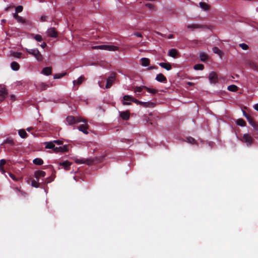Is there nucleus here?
I'll use <instances>...</instances> for the list:
<instances>
[{
  "label": "nucleus",
  "instance_id": "obj_1",
  "mask_svg": "<svg viewBox=\"0 0 258 258\" xmlns=\"http://www.w3.org/2000/svg\"><path fill=\"white\" fill-rule=\"evenodd\" d=\"M24 49L30 54L33 55L35 57L36 59L38 61H41L43 59V56L40 53L39 51L37 48H34V49H28V48H24Z\"/></svg>",
  "mask_w": 258,
  "mask_h": 258
},
{
  "label": "nucleus",
  "instance_id": "obj_2",
  "mask_svg": "<svg viewBox=\"0 0 258 258\" xmlns=\"http://www.w3.org/2000/svg\"><path fill=\"white\" fill-rule=\"evenodd\" d=\"M67 121L69 125H73L77 122H84L85 119L81 117H75L73 116H68L67 117Z\"/></svg>",
  "mask_w": 258,
  "mask_h": 258
},
{
  "label": "nucleus",
  "instance_id": "obj_3",
  "mask_svg": "<svg viewBox=\"0 0 258 258\" xmlns=\"http://www.w3.org/2000/svg\"><path fill=\"white\" fill-rule=\"evenodd\" d=\"M123 100L128 99V100L130 101V102L122 101V103L124 105H130L131 104L132 102H134V103H136L137 104L140 105L141 101L138 100L137 99H135V98H134L133 96H132L131 95H124L123 96Z\"/></svg>",
  "mask_w": 258,
  "mask_h": 258
},
{
  "label": "nucleus",
  "instance_id": "obj_4",
  "mask_svg": "<svg viewBox=\"0 0 258 258\" xmlns=\"http://www.w3.org/2000/svg\"><path fill=\"white\" fill-rule=\"evenodd\" d=\"M116 80V74L115 73H111L108 77L106 80V88L108 89L110 88L113 83Z\"/></svg>",
  "mask_w": 258,
  "mask_h": 258
},
{
  "label": "nucleus",
  "instance_id": "obj_5",
  "mask_svg": "<svg viewBox=\"0 0 258 258\" xmlns=\"http://www.w3.org/2000/svg\"><path fill=\"white\" fill-rule=\"evenodd\" d=\"M241 141L245 143L247 146H250L253 142L252 138L248 134L243 135Z\"/></svg>",
  "mask_w": 258,
  "mask_h": 258
},
{
  "label": "nucleus",
  "instance_id": "obj_6",
  "mask_svg": "<svg viewBox=\"0 0 258 258\" xmlns=\"http://www.w3.org/2000/svg\"><path fill=\"white\" fill-rule=\"evenodd\" d=\"M210 82L211 84H216L218 81V76L216 72H212L209 76Z\"/></svg>",
  "mask_w": 258,
  "mask_h": 258
},
{
  "label": "nucleus",
  "instance_id": "obj_7",
  "mask_svg": "<svg viewBox=\"0 0 258 258\" xmlns=\"http://www.w3.org/2000/svg\"><path fill=\"white\" fill-rule=\"evenodd\" d=\"M35 86L38 91H42L48 87V85L43 82H39L35 85Z\"/></svg>",
  "mask_w": 258,
  "mask_h": 258
},
{
  "label": "nucleus",
  "instance_id": "obj_8",
  "mask_svg": "<svg viewBox=\"0 0 258 258\" xmlns=\"http://www.w3.org/2000/svg\"><path fill=\"white\" fill-rule=\"evenodd\" d=\"M83 122L84 123V124L80 125L78 127V130L80 131L83 132L85 134H88V128L89 126L87 123V120L85 119V121H84Z\"/></svg>",
  "mask_w": 258,
  "mask_h": 258
},
{
  "label": "nucleus",
  "instance_id": "obj_9",
  "mask_svg": "<svg viewBox=\"0 0 258 258\" xmlns=\"http://www.w3.org/2000/svg\"><path fill=\"white\" fill-rule=\"evenodd\" d=\"M249 124L253 127L255 131L257 132V136H255V138H258V125H257L253 121V120L250 118L248 115H245Z\"/></svg>",
  "mask_w": 258,
  "mask_h": 258
},
{
  "label": "nucleus",
  "instance_id": "obj_10",
  "mask_svg": "<svg viewBox=\"0 0 258 258\" xmlns=\"http://www.w3.org/2000/svg\"><path fill=\"white\" fill-rule=\"evenodd\" d=\"M46 33L47 36L51 37L56 38L57 36V32L54 28H49L47 30Z\"/></svg>",
  "mask_w": 258,
  "mask_h": 258
},
{
  "label": "nucleus",
  "instance_id": "obj_11",
  "mask_svg": "<svg viewBox=\"0 0 258 258\" xmlns=\"http://www.w3.org/2000/svg\"><path fill=\"white\" fill-rule=\"evenodd\" d=\"M45 175V172L42 170H36L34 172L35 177L37 181H39L40 178L44 177Z\"/></svg>",
  "mask_w": 258,
  "mask_h": 258
},
{
  "label": "nucleus",
  "instance_id": "obj_12",
  "mask_svg": "<svg viewBox=\"0 0 258 258\" xmlns=\"http://www.w3.org/2000/svg\"><path fill=\"white\" fill-rule=\"evenodd\" d=\"M44 144L45 146V147L46 149H52L54 152H56L55 148L58 147L55 146L53 142H45Z\"/></svg>",
  "mask_w": 258,
  "mask_h": 258
},
{
  "label": "nucleus",
  "instance_id": "obj_13",
  "mask_svg": "<svg viewBox=\"0 0 258 258\" xmlns=\"http://www.w3.org/2000/svg\"><path fill=\"white\" fill-rule=\"evenodd\" d=\"M118 47L113 45H104V49L108 51H116L118 50Z\"/></svg>",
  "mask_w": 258,
  "mask_h": 258
},
{
  "label": "nucleus",
  "instance_id": "obj_14",
  "mask_svg": "<svg viewBox=\"0 0 258 258\" xmlns=\"http://www.w3.org/2000/svg\"><path fill=\"white\" fill-rule=\"evenodd\" d=\"M7 91L4 88H0V101H3L7 95Z\"/></svg>",
  "mask_w": 258,
  "mask_h": 258
},
{
  "label": "nucleus",
  "instance_id": "obj_15",
  "mask_svg": "<svg viewBox=\"0 0 258 258\" xmlns=\"http://www.w3.org/2000/svg\"><path fill=\"white\" fill-rule=\"evenodd\" d=\"M59 165L63 167L65 170H68L70 169L71 163L68 161H66L62 162H60L59 163Z\"/></svg>",
  "mask_w": 258,
  "mask_h": 258
},
{
  "label": "nucleus",
  "instance_id": "obj_16",
  "mask_svg": "<svg viewBox=\"0 0 258 258\" xmlns=\"http://www.w3.org/2000/svg\"><path fill=\"white\" fill-rule=\"evenodd\" d=\"M52 69L50 67H45L41 71V74L45 76H49L51 75Z\"/></svg>",
  "mask_w": 258,
  "mask_h": 258
},
{
  "label": "nucleus",
  "instance_id": "obj_17",
  "mask_svg": "<svg viewBox=\"0 0 258 258\" xmlns=\"http://www.w3.org/2000/svg\"><path fill=\"white\" fill-rule=\"evenodd\" d=\"M120 117L123 120H128L130 118V113L128 111L119 112Z\"/></svg>",
  "mask_w": 258,
  "mask_h": 258
},
{
  "label": "nucleus",
  "instance_id": "obj_18",
  "mask_svg": "<svg viewBox=\"0 0 258 258\" xmlns=\"http://www.w3.org/2000/svg\"><path fill=\"white\" fill-rule=\"evenodd\" d=\"M156 80L159 82H165L166 81V77L162 74H159L156 76Z\"/></svg>",
  "mask_w": 258,
  "mask_h": 258
},
{
  "label": "nucleus",
  "instance_id": "obj_19",
  "mask_svg": "<svg viewBox=\"0 0 258 258\" xmlns=\"http://www.w3.org/2000/svg\"><path fill=\"white\" fill-rule=\"evenodd\" d=\"M159 65L167 71H169L172 68L171 64L169 63L160 62L159 63Z\"/></svg>",
  "mask_w": 258,
  "mask_h": 258
},
{
  "label": "nucleus",
  "instance_id": "obj_20",
  "mask_svg": "<svg viewBox=\"0 0 258 258\" xmlns=\"http://www.w3.org/2000/svg\"><path fill=\"white\" fill-rule=\"evenodd\" d=\"M178 52L175 49H170L168 52V55L173 58H175Z\"/></svg>",
  "mask_w": 258,
  "mask_h": 258
},
{
  "label": "nucleus",
  "instance_id": "obj_21",
  "mask_svg": "<svg viewBox=\"0 0 258 258\" xmlns=\"http://www.w3.org/2000/svg\"><path fill=\"white\" fill-rule=\"evenodd\" d=\"M141 64L144 67H147L150 63V60L148 58L143 57L140 60Z\"/></svg>",
  "mask_w": 258,
  "mask_h": 258
},
{
  "label": "nucleus",
  "instance_id": "obj_22",
  "mask_svg": "<svg viewBox=\"0 0 258 258\" xmlns=\"http://www.w3.org/2000/svg\"><path fill=\"white\" fill-rule=\"evenodd\" d=\"M143 89H145V86H137L134 88V93L137 95H139Z\"/></svg>",
  "mask_w": 258,
  "mask_h": 258
},
{
  "label": "nucleus",
  "instance_id": "obj_23",
  "mask_svg": "<svg viewBox=\"0 0 258 258\" xmlns=\"http://www.w3.org/2000/svg\"><path fill=\"white\" fill-rule=\"evenodd\" d=\"M55 150H56V152H66L68 151V146L64 145L63 146L55 148Z\"/></svg>",
  "mask_w": 258,
  "mask_h": 258
},
{
  "label": "nucleus",
  "instance_id": "obj_24",
  "mask_svg": "<svg viewBox=\"0 0 258 258\" xmlns=\"http://www.w3.org/2000/svg\"><path fill=\"white\" fill-rule=\"evenodd\" d=\"M85 78L83 76H80L77 80L73 81V84L74 85H79L82 84Z\"/></svg>",
  "mask_w": 258,
  "mask_h": 258
},
{
  "label": "nucleus",
  "instance_id": "obj_25",
  "mask_svg": "<svg viewBox=\"0 0 258 258\" xmlns=\"http://www.w3.org/2000/svg\"><path fill=\"white\" fill-rule=\"evenodd\" d=\"M11 68L14 71H18L20 68V66L17 62L13 61L11 63Z\"/></svg>",
  "mask_w": 258,
  "mask_h": 258
},
{
  "label": "nucleus",
  "instance_id": "obj_26",
  "mask_svg": "<svg viewBox=\"0 0 258 258\" xmlns=\"http://www.w3.org/2000/svg\"><path fill=\"white\" fill-rule=\"evenodd\" d=\"M19 135L22 138H26L27 136V134L25 130L24 129L19 130L18 131Z\"/></svg>",
  "mask_w": 258,
  "mask_h": 258
},
{
  "label": "nucleus",
  "instance_id": "obj_27",
  "mask_svg": "<svg viewBox=\"0 0 258 258\" xmlns=\"http://www.w3.org/2000/svg\"><path fill=\"white\" fill-rule=\"evenodd\" d=\"M200 8L203 10H207L209 9V6L204 2H200L199 4Z\"/></svg>",
  "mask_w": 258,
  "mask_h": 258
},
{
  "label": "nucleus",
  "instance_id": "obj_28",
  "mask_svg": "<svg viewBox=\"0 0 258 258\" xmlns=\"http://www.w3.org/2000/svg\"><path fill=\"white\" fill-rule=\"evenodd\" d=\"M140 105H142L144 107H148V106H153L154 105V103L150 101L148 102H142L141 101Z\"/></svg>",
  "mask_w": 258,
  "mask_h": 258
},
{
  "label": "nucleus",
  "instance_id": "obj_29",
  "mask_svg": "<svg viewBox=\"0 0 258 258\" xmlns=\"http://www.w3.org/2000/svg\"><path fill=\"white\" fill-rule=\"evenodd\" d=\"M145 89L148 92H149L152 94H155L158 92V91L156 89L149 88L145 86Z\"/></svg>",
  "mask_w": 258,
  "mask_h": 258
},
{
  "label": "nucleus",
  "instance_id": "obj_30",
  "mask_svg": "<svg viewBox=\"0 0 258 258\" xmlns=\"http://www.w3.org/2000/svg\"><path fill=\"white\" fill-rule=\"evenodd\" d=\"M227 89L231 92H235L237 91L238 87L235 85H231L228 87Z\"/></svg>",
  "mask_w": 258,
  "mask_h": 258
},
{
  "label": "nucleus",
  "instance_id": "obj_31",
  "mask_svg": "<svg viewBox=\"0 0 258 258\" xmlns=\"http://www.w3.org/2000/svg\"><path fill=\"white\" fill-rule=\"evenodd\" d=\"M34 164L38 165H41L43 163V161L40 158H35L33 160Z\"/></svg>",
  "mask_w": 258,
  "mask_h": 258
},
{
  "label": "nucleus",
  "instance_id": "obj_32",
  "mask_svg": "<svg viewBox=\"0 0 258 258\" xmlns=\"http://www.w3.org/2000/svg\"><path fill=\"white\" fill-rule=\"evenodd\" d=\"M187 27L189 29H190L191 30H194L195 29H198L200 27V25L196 24H188L187 26Z\"/></svg>",
  "mask_w": 258,
  "mask_h": 258
},
{
  "label": "nucleus",
  "instance_id": "obj_33",
  "mask_svg": "<svg viewBox=\"0 0 258 258\" xmlns=\"http://www.w3.org/2000/svg\"><path fill=\"white\" fill-rule=\"evenodd\" d=\"M208 57V55L207 54H206L205 53L202 52V53H201L200 54V59L202 61H205L206 59H207Z\"/></svg>",
  "mask_w": 258,
  "mask_h": 258
},
{
  "label": "nucleus",
  "instance_id": "obj_34",
  "mask_svg": "<svg viewBox=\"0 0 258 258\" xmlns=\"http://www.w3.org/2000/svg\"><path fill=\"white\" fill-rule=\"evenodd\" d=\"M236 124L241 126H244L246 123L243 119L240 118L237 120Z\"/></svg>",
  "mask_w": 258,
  "mask_h": 258
},
{
  "label": "nucleus",
  "instance_id": "obj_35",
  "mask_svg": "<svg viewBox=\"0 0 258 258\" xmlns=\"http://www.w3.org/2000/svg\"><path fill=\"white\" fill-rule=\"evenodd\" d=\"M3 144H8L13 146L14 145V142L12 139L7 138L3 142Z\"/></svg>",
  "mask_w": 258,
  "mask_h": 258
},
{
  "label": "nucleus",
  "instance_id": "obj_36",
  "mask_svg": "<svg viewBox=\"0 0 258 258\" xmlns=\"http://www.w3.org/2000/svg\"><path fill=\"white\" fill-rule=\"evenodd\" d=\"M75 162L77 164H84L86 163V161L84 159L82 158H75Z\"/></svg>",
  "mask_w": 258,
  "mask_h": 258
},
{
  "label": "nucleus",
  "instance_id": "obj_37",
  "mask_svg": "<svg viewBox=\"0 0 258 258\" xmlns=\"http://www.w3.org/2000/svg\"><path fill=\"white\" fill-rule=\"evenodd\" d=\"M196 70H203L204 68V65L202 64H197L194 67Z\"/></svg>",
  "mask_w": 258,
  "mask_h": 258
},
{
  "label": "nucleus",
  "instance_id": "obj_38",
  "mask_svg": "<svg viewBox=\"0 0 258 258\" xmlns=\"http://www.w3.org/2000/svg\"><path fill=\"white\" fill-rule=\"evenodd\" d=\"M16 20L18 22L22 23V24H25L26 23L25 19H24L22 17L20 16L17 17Z\"/></svg>",
  "mask_w": 258,
  "mask_h": 258
},
{
  "label": "nucleus",
  "instance_id": "obj_39",
  "mask_svg": "<svg viewBox=\"0 0 258 258\" xmlns=\"http://www.w3.org/2000/svg\"><path fill=\"white\" fill-rule=\"evenodd\" d=\"M53 180H54V177L52 176H51L45 179H43V182L44 183H50V182L52 181Z\"/></svg>",
  "mask_w": 258,
  "mask_h": 258
},
{
  "label": "nucleus",
  "instance_id": "obj_40",
  "mask_svg": "<svg viewBox=\"0 0 258 258\" xmlns=\"http://www.w3.org/2000/svg\"><path fill=\"white\" fill-rule=\"evenodd\" d=\"M66 74V73L56 74L53 76V78L54 79H60L63 77Z\"/></svg>",
  "mask_w": 258,
  "mask_h": 258
},
{
  "label": "nucleus",
  "instance_id": "obj_41",
  "mask_svg": "<svg viewBox=\"0 0 258 258\" xmlns=\"http://www.w3.org/2000/svg\"><path fill=\"white\" fill-rule=\"evenodd\" d=\"M186 141L187 143L191 144H193L195 143V140L190 137H187L186 139Z\"/></svg>",
  "mask_w": 258,
  "mask_h": 258
},
{
  "label": "nucleus",
  "instance_id": "obj_42",
  "mask_svg": "<svg viewBox=\"0 0 258 258\" xmlns=\"http://www.w3.org/2000/svg\"><path fill=\"white\" fill-rule=\"evenodd\" d=\"M34 38L35 39V40H36L38 42H41L43 40L42 36L39 34L36 35L34 36Z\"/></svg>",
  "mask_w": 258,
  "mask_h": 258
},
{
  "label": "nucleus",
  "instance_id": "obj_43",
  "mask_svg": "<svg viewBox=\"0 0 258 258\" xmlns=\"http://www.w3.org/2000/svg\"><path fill=\"white\" fill-rule=\"evenodd\" d=\"M213 51L214 53L220 55L221 53V50L217 47L213 48Z\"/></svg>",
  "mask_w": 258,
  "mask_h": 258
},
{
  "label": "nucleus",
  "instance_id": "obj_44",
  "mask_svg": "<svg viewBox=\"0 0 258 258\" xmlns=\"http://www.w3.org/2000/svg\"><path fill=\"white\" fill-rule=\"evenodd\" d=\"M31 185L32 186L35 187H38L39 186V183H38V181L32 180Z\"/></svg>",
  "mask_w": 258,
  "mask_h": 258
},
{
  "label": "nucleus",
  "instance_id": "obj_45",
  "mask_svg": "<svg viewBox=\"0 0 258 258\" xmlns=\"http://www.w3.org/2000/svg\"><path fill=\"white\" fill-rule=\"evenodd\" d=\"M23 8L22 6H18L16 8V13H20L23 11Z\"/></svg>",
  "mask_w": 258,
  "mask_h": 258
},
{
  "label": "nucleus",
  "instance_id": "obj_46",
  "mask_svg": "<svg viewBox=\"0 0 258 258\" xmlns=\"http://www.w3.org/2000/svg\"><path fill=\"white\" fill-rule=\"evenodd\" d=\"M239 45L243 50H247L248 49L247 45L245 43H240Z\"/></svg>",
  "mask_w": 258,
  "mask_h": 258
},
{
  "label": "nucleus",
  "instance_id": "obj_47",
  "mask_svg": "<svg viewBox=\"0 0 258 258\" xmlns=\"http://www.w3.org/2000/svg\"><path fill=\"white\" fill-rule=\"evenodd\" d=\"M22 53L21 52H14L13 55L17 58L21 57Z\"/></svg>",
  "mask_w": 258,
  "mask_h": 258
},
{
  "label": "nucleus",
  "instance_id": "obj_48",
  "mask_svg": "<svg viewBox=\"0 0 258 258\" xmlns=\"http://www.w3.org/2000/svg\"><path fill=\"white\" fill-rule=\"evenodd\" d=\"M94 48L97 49H104V45H96L93 47Z\"/></svg>",
  "mask_w": 258,
  "mask_h": 258
},
{
  "label": "nucleus",
  "instance_id": "obj_49",
  "mask_svg": "<svg viewBox=\"0 0 258 258\" xmlns=\"http://www.w3.org/2000/svg\"><path fill=\"white\" fill-rule=\"evenodd\" d=\"M146 7L150 9V10H152L154 9V6L150 3H147L145 5Z\"/></svg>",
  "mask_w": 258,
  "mask_h": 258
},
{
  "label": "nucleus",
  "instance_id": "obj_50",
  "mask_svg": "<svg viewBox=\"0 0 258 258\" xmlns=\"http://www.w3.org/2000/svg\"><path fill=\"white\" fill-rule=\"evenodd\" d=\"M9 174L10 177H11L14 180H17L16 177L13 174H12L11 173H9Z\"/></svg>",
  "mask_w": 258,
  "mask_h": 258
},
{
  "label": "nucleus",
  "instance_id": "obj_51",
  "mask_svg": "<svg viewBox=\"0 0 258 258\" xmlns=\"http://www.w3.org/2000/svg\"><path fill=\"white\" fill-rule=\"evenodd\" d=\"M54 143H56L58 145H61L62 144V142L61 141H60V140H54L53 141H52Z\"/></svg>",
  "mask_w": 258,
  "mask_h": 258
},
{
  "label": "nucleus",
  "instance_id": "obj_52",
  "mask_svg": "<svg viewBox=\"0 0 258 258\" xmlns=\"http://www.w3.org/2000/svg\"><path fill=\"white\" fill-rule=\"evenodd\" d=\"M6 163V161L5 159H1L0 160V166H2L4 165V164H5Z\"/></svg>",
  "mask_w": 258,
  "mask_h": 258
},
{
  "label": "nucleus",
  "instance_id": "obj_53",
  "mask_svg": "<svg viewBox=\"0 0 258 258\" xmlns=\"http://www.w3.org/2000/svg\"><path fill=\"white\" fill-rule=\"evenodd\" d=\"M40 46L42 48H44L46 46V43L45 42H43L41 44Z\"/></svg>",
  "mask_w": 258,
  "mask_h": 258
},
{
  "label": "nucleus",
  "instance_id": "obj_54",
  "mask_svg": "<svg viewBox=\"0 0 258 258\" xmlns=\"http://www.w3.org/2000/svg\"><path fill=\"white\" fill-rule=\"evenodd\" d=\"M0 172H2L3 174L5 173V170H4L2 166H0Z\"/></svg>",
  "mask_w": 258,
  "mask_h": 258
},
{
  "label": "nucleus",
  "instance_id": "obj_55",
  "mask_svg": "<svg viewBox=\"0 0 258 258\" xmlns=\"http://www.w3.org/2000/svg\"><path fill=\"white\" fill-rule=\"evenodd\" d=\"M134 35L137 36V37H142V34L139 32H136L134 34Z\"/></svg>",
  "mask_w": 258,
  "mask_h": 258
},
{
  "label": "nucleus",
  "instance_id": "obj_56",
  "mask_svg": "<svg viewBox=\"0 0 258 258\" xmlns=\"http://www.w3.org/2000/svg\"><path fill=\"white\" fill-rule=\"evenodd\" d=\"M17 13H16V12H15V13H13V14H12V15H13V17L15 19H16L17 18V17H18V16H19V15H17Z\"/></svg>",
  "mask_w": 258,
  "mask_h": 258
},
{
  "label": "nucleus",
  "instance_id": "obj_57",
  "mask_svg": "<svg viewBox=\"0 0 258 258\" xmlns=\"http://www.w3.org/2000/svg\"><path fill=\"white\" fill-rule=\"evenodd\" d=\"M253 108L256 111H258V103L253 105Z\"/></svg>",
  "mask_w": 258,
  "mask_h": 258
},
{
  "label": "nucleus",
  "instance_id": "obj_58",
  "mask_svg": "<svg viewBox=\"0 0 258 258\" xmlns=\"http://www.w3.org/2000/svg\"><path fill=\"white\" fill-rule=\"evenodd\" d=\"M33 129V127H28L26 128V130L28 131V132H30L31 130H32Z\"/></svg>",
  "mask_w": 258,
  "mask_h": 258
},
{
  "label": "nucleus",
  "instance_id": "obj_59",
  "mask_svg": "<svg viewBox=\"0 0 258 258\" xmlns=\"http://www.w3.org/2000/svg\"><path fill=\"white\" fill-rule=\"evenodd\" d=\"M172 38H173V35H169V36H168V38L169 39H171Z\"/></svg>",
  "mask_w": 258,
  "mask_h": 258
},
{
  "label": "nucleus",
  "instance_id": "obj_60",
  "mask_svg": "<svg viewBox=\"0 0 258 258\" xmlns=\"http://www.w3.org/2000/svg\"><path fill=\"white\" fill-rule=\"evenodd\" d=\"M154 69V67H150L148 69V70H152V69Z\"/></svg>",
  "mask_w": 258,
  "mask_h": 258
},
{
  "label": "nucleus",
  "instance_id": "obj_61",
  "mask_svg": "<svg viewBox=\"0 0 258 258\" xmlns=\"http://www.w3.org/2000/svg\"><path fill=\"white\" fill-rule=\"evenodd\" d=\"M187 84H188V85L191 86V85H192V83H191V82H188V83H187Z\"/></svg>",
  "mask_w": 258,
  "mask_h": 258
},
{
  "label": "nucleus",
  "instance_id": "obj_62",
  "mask_svg": "<svg viewBox=\"0 0 258 258\" xmlns=\"http://www.w3.org/2000/svg\"><path fill=\"white\" fill-rule=\"evenodd\" d=\"M98 84H99V85L100 87V88H102V86L101 85V84H100V82H99V81L98 82Z\"/></svg>",
  "mask_w": 258,
  "mask_h": 258
},
{
  "label": "nucleus",
  "instance_id": "obj_63",
  "mask_svg": "<svg viewBox=\"0 0 258 258\" xmlns=\"http://www.w3.org/2000/svg\"><path fill=\"white\" fill-rule=\"evenodd\" d=\"M123 101H127V102H130V101L128 100V99L127 100H123Z\"/></svg>",
  "mask_w": 258,
  "mask_h": 258
},
{
  "label": "nucleus",
  "instance_id": "obj_64",
  "mask_svg": "<svg viewBox=\"0 0 258 258\" xmlns=\"http://www.w3.org/2000/svg\"><path fill=\"white\" fill-rule=\"evenodd\" d=\"M14 95H11V98H14Z\"/></svg>",
  "mask_w": 258,
  "mask_h": 258
}]
</instances>
